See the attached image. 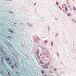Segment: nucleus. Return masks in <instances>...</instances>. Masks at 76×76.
Instances as JSON below:
<instances>
[{"mask_svg": "<svg viewBox=\"0 0 76 76\" xmlns=\"http://www.w3.org/2000/svg\"><path fill=\"white\" fill-rule=\"evenodd\" d=\"M74 22H76V21H75Z\"/></svg>", "mask_w": 76, "mask_h": 76, "instance_id": "obj_18", "label": "nucleus"}, {"mask_svg": "<svg viewBox=\"0 0 76 76\" xmlns=\"http://www.w3.org/2000/svg\"><path fill=\"white\" fill-rule=\"evenodd\" d=\"M73 20V19H72Z\"/></svg>", "mask_w": 76, "mask_h": 76, "instance_id": "obj_19", "label": "nucleus"}, {"mask_svg": "<svg viewBox=\"0 0 76 76\" xmlns=\"http://www.w3.org/2000/svg\"><path fill=\"white\" fill-rule=\"evenodd\" d=\"M41 73H44V71H43V70H42V71H41Z\"/></svg>", "mask_w": 76, "mask_h": 76, "instance_id": "obj_4", "label": "nucleus"}, {"mask_svg": "<svg viewBox=\"0 0 76 76\" xmlns=\"http://www.w3.org/2000/svg\"><path fill=\"white\" fill-rule=\"evenodd\" d=\"M59 8H60V9H61V10H62V9L61 8V7H60V6H59Z\"/></svg>", "mask_w": 76, "mask_h": 76, "instance_id": "obj_6", "label": "nucleus"}, {"mask_svg": "<svg viewBox=\"0 0 76 76\" xmlns=\"http://www.w3.org/2000/svg\"><path fill=\"white\" fill-rule=\"evenodd\" d=\"M65 10H66V11H67V7H65Z\"/></svg>", "mask_w": 76, "mask_h": 76, "instance_id": "obj_7", "label": "nucleus"}, {"mask_svg": "<svg viewBox=\"0 0 76 76\" xmlns=\"http://www.w3.org/2000/svg\"><path fill=\"white\" fill-rule=\"evenodd\" d=\"M56 4H59V3L58 2H56Z\"/></svg>", "mask_w": 76, "mask_h": 76, "instance_id": "obj_3", "label": "nucleus"}, {"mask_svg": "<svg viewBox=\"0 0 76 76\" xmlns=\"http://www.w3.org/2000/svg\"><path fill=\"white\" fill-rule=\"evenodd\" d=\"M51 45H52V43H51Z\"/></svg>", "mask_w": 76, "mask_h": 76, "instance_id": "obj_17", "label": "nucleus"}, {"mask_svg": "<svg viewBox=\"0 0 76 76\" xmlns=\"http://www.w3.org/2000/svg\"><path fill=\"white\" fill-rule=\"evenodd\" d=\"M54 70H55V71H56V70H57V69H54Z\"/></svg>", "mask_w": 76, "mask_h": 76, "instance_id": "obj_8", "label": "nucleus"}, {"mask_svg": "<svg viewBox=\"0 0 76 76\" xmlns=\"http://www.w3.org/2000/svg\"><path fill=\"white\" fill-rule=\"evenodd\" d=\"M12 68H13V65H12Z\"/></svg>", "mask_w": 76, "mask_h": 76, "instance_id": "obj_13", "label": "nucleus"}, {"mask_svg": "<svg viewBox=\"0 0 76 76\" xmlns=\"http://www.w3.org/2000/svg\"><path fill=\"white\" fill-rule=\"evenodd\" d=\"M9 63L10 64H12V61H10L9 62Z\"/></svg>", "mask_w": 76, "mask_h": 76, "instance_id": "obj_5", "label": "nucleus"}, {"mask_svg": "<svg viewBox=\"0 0 76 76\" xmlns=\"http://www.w3.org/2000/svg\"><path fill=\"white\" fill-rule=\"evenodd\" d=\"M45 43H47V41H45Z\"/></svg>", "mask_w": 76, "mask_h": 76, "instance_id": "obj_10", "label": "nucleus"}, {"mask_svg": "<svg viewBox=\"0 0 76 76\" xmlns=\"http://www.w3.org/2000/svg\"><path fill=\"white\" fill-rule=\"evenodd\" d=\"M39 53V52H37V54H38Z\"/></svg>", "mask_w": 76, "mask_h": 76, "instance_id": "obj_9", "label": "nucleus"}, {"mask_svg": "<svg viewBox=\"0 0 76 76\" xmlns=\"http://www.w3.org/2000/svg\"><path fill=\"white\" fill-rule=\"evenodd\" d=\"M10 32H12H12H13V31H11Z\"/></svg>", "mask_w": 76, "mask_h": 76, "instance_id": "obj_12", "label": "nucleus"}, {"mask_svg": "<svg viewBox=\"0 0 76 76\" xmlns=\"http://www.w3.org/2000/svg\"><path fill=\"white\" fill-rule=\"evenodd\" d=\"M74 10H75V7H74Z\"/></svg>", "mask_w": 76, "mask_h": 76, "instance_id": "obj_11", "label": "nucleus"}, {"mask_svg": "<svg viewBox=\"0 0 76 76\" xmlns=\"http://www.w3.org/2000/svg\"><path fill=\"white\" fill-rule=\"evenodd\" d=\"M56 36H57V34H56Z\"/></svg>", "mask_w": 76, "mask_h": 76, "instance_id": "obj_16", "label": "nucleus"}, {"mask_svg": "<svg viewBox=\"0 0 76 76\" xmlns=\"http://www.w3.org/2000/svg\"><path fill=\"white\" fill-rule=\"evenodd\" d=\"M56 36H57V34H56Z\"/></svg>", "mask_w": 76, "mask_h": 76, "instance_id": "obj_15", "label": "nucleus"}, {"mask_svg": "<svg viewBox=\"0 0 76 76\" xmlns=\"http://www.w3.org/2000/svg\"><path fill=\"white\" fill-rule=\"evenodd\" d=\"M71 14L70 13H69L67 14V15L68 16H70Z\"/></svg>", "mask_w": 76, "mask_h": 76, "instance_id": "obj_2", "label": "nucleus"}, {"mask_svg": "<svg viewBox=\"0 0 76 76\" xmlns=\"http://www.w3.org/2000/svg\"><path fill=\"white\" fill-rule=\"evenodd\" d=\"M36 5V4L35 3L34 4V5H35V6Z\"/></svg>", "mask_w": 76, "mask_h": 76, "instance_id": "obj_14", "label": "nucleus"}, {"mask_svg": "<svg viewBox=\"0 0 76 76\" xmlns=\"http://www.w3.org/2000/svg\"><path fill=\"white\" fill-rule=\"evenodd\" d=\"M6 60H7V61H9V60H10V59H9V58H6Z\"/></svg>", "mask_w": 76, "mask_h": 76, "instance_id": "obj_1", "label": "nucleus"}, {"mask_svg": "<svg viewBox=\"0 0 76 76\" xmlns=\"http://www.w3.org/2000/svg\"><path fill=\"white\" fill-rule=\"evenodd\" d=\"M2 61H3V60H2Z\"/></svg>", "mask_w": 76, "mask_h": 76, "instance_id": "obj_20", "label": "nucleus"}]
</instances>
